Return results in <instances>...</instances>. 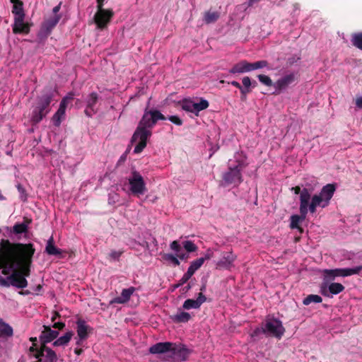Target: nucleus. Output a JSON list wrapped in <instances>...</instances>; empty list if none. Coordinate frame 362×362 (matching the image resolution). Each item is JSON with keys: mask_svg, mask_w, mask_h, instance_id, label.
I'll list each match as a JSON object with an SVG mask.
<instances>
[{"mask_svg": "<svg viewBox=\"0 0 362 362\" xmlns=\"http://www.w3.org/2000/svg\"><path fill=\"white\" fill-rule=\"evenodd\" d=\"M351 43L358 49L362 50V33H355L351 35Z\"/></svg>", "mask_w": 362, "mask_h": 362, "instance_id": "obj_32", "label": "nucleus"}, {"mask_svg": "<svg viewBox=\"0 0 362 362\" xmlns=\"http://www.w3.org/2000/svg\"><path fill=\"white\" fill-rule=\"evenodd\" d=\"M182 108L187 112L194 113V102L190 100H184L182 103Z\"/></svg>", "mask_w": 362, "mask_h": 362, "instance_id": "obj_38", "label": "nucleus"}, {"mask_svg": "<svg viewBox=\"0 0 362 362\" xmlns=\"http://www.w3.org/2000/svg\"><path fill=\"white\" fill-rule=\"evenodd\" d=\"M45 252L49 255H56V256H59L62 253V250L59 248H57L54 245L53 237H50V238L47 240V245L45 247Z\"/></svg>", "mask_w": 362, "mask_h": 362, "instance_id": "obj_23", "label": "nucleus"}, {"mask_svg": "<svg viewBox=\"0 0 362 362\" xmlns=\"http://www.w3.org/2000/svg\"><path fill=\"white\" fill-rule=\"evenodd\" d=\"M171 319L175 323H185L190 320L191 315L187 312L180 311L171 316Z\"/></svg>", "mask_w": 362, "mask_h": 362, "instance_id": "obj_25", "label": "nucleus"}, {"mask_svg": "<svg viewBox=\"0 0 362 362\" xmlns=\"http://www.w3.org/2000/svg\"><path fill=\"white\" fill-rule=\"evenodd\" d=\"M18 294H21V295H23V294H30V292L29 291H25V292L19 291Z\"/></svg>", "mask_w": 362, "mask_h": 362, "instance_id": "obj_64", "label": "nucleus"}, {"mask_svg": "<svg viewBox=\"0 0 362 362\" xmlns=\"http://www.w3.org/2000/svg\"><path fill=\"white\" fill-rule=\"evenodd\" d=\"M232 86L236 87L239 90L243 87L238 81H233L230 83Z\"/></svg>", "mask_w": 362, "mask_h": 362, "instance_id": "obj_58", "label": "nucleus"}, {"mask_svg": "<svg viewBox=\"0 0 362 362\" xmlns=\"http://www.w3.org/2000/svg\"><path fill=\"white\" fill-rule=\"evenodd\" d=\"M291 190L294 192L296 194H298L301 193L302 190L299 186H296L291 188Z\"/></svg>", "mask_w": 362, "mask_h": 362, "instance_id": "obj_55", "label": "nucleus"}, {"mask_svg": "<svg viewBox=\"0 0 362 362\" xmlns=\"http://www.w3.org/2000/svg\"><path fill=\"white\" fill-rule=\"evenodd\" d=\"M320 303L322 302V298L320 296H308L304 300L303 303L305 305H308L309 303Z\"/></svg>", "mask_w": 362, "mask_h": 362, "instance_id": "obj_43", "label": "nucleus"}, {"mask_svg": "<svg viewBox=\"0 0 362 362\" xmlns=\"http://www.w3.org/2000/svg\"><path fill=\"white\" fill-rule=\"evenodd\" d=\"M344 289V286L340 283H332V281H327L323 279V281L320 286V291L322 294H326L327 291H329L330 294H338L342 292Z\"/></svg>", "mask_w": 362, "mask_h": 362, "instance_id": "obj_13", "label": "nucleus"}, {"mask_svg": "<svg viewBox=\"0 0 362 362\" xmlns=\"http://www.w3.org/2000/svg\"><path fill=\"white\" fill-rule=\"evenodd\" d=\"M311 198L310 193L308 189L303 188L300 195V214H302L304 216L305 214H308V204Z\"/></svg>", "mask_w": 362, "mask_h": 362, "instance_id": "obj_16", "label": "nucleus"}, {"mask_svg": "<svg viewBox=\"0 0 362 362\" xmlns=\"http://www.w3.org/2000/svg\"><path fill=\"white\" fill-rule=\"evenodd\" d=\"M170 248L175 252V255L182 251V245L177 240L173 241L170 245Z\"/></svg>", "mask_w": 362, "mask_h": 362, "instance_id": "obj_42", "label": "nucleus"}, {"mask_svg": "<svg viewBox=\"0 0 362 362\" xmlns=\"http://www.w3.org/2000/svg\"><path fill=\"white\" fill-rule=\"evenodd\" d=\"M59 316V313L57 312H55L54 314V316L52 317V321H54L57 318V317Z\"/></svg>", "mask_w": 362, "mask_h": 362, "instance_id": "obj_60", "label": "nucleus"}, {"mask_svg": "<svg viewBox=\"0 0 362 362\" xmlns=\"http://www.w3.org/2000/svg\"><path fill=\"white\" fill-rule=\"evenodd\" d=\"M176 256L177 258L182 260L187 259L189 257V255L187 252H182V251H181L180 253H177Z\"/></svg>", "mask_w": 362, "mask_h": 362, "instance_id": "obj_52", "label": "nucleus"}, {"mask_svg": "<svg viewBox=\"0 0 362 362\" xmlns=\"http://www.w3.org/2000/svg\"><path fill=\"white\" fill-rule=\"evenodd\" d=\"M245 72H249L248 62L246 60L240 61L238 63L233 65L229 70V73L233 74H243Z\"/></svg>", "mask_w": 362, "mask_h": 362, "instance_id": "obj_22", "label": "nucleus"}, {"mask_svg": "<svg viewBox=\"0 0 362 362\" xmlns=\"http://www.w3.org/2000/svg\"><path fill=\"white\" fill-rule=\"evenodd\" d=\"M44 331L40 337L41 346L46 345V343L50 342L57 337L59 333L57 331L52 330L49 326L44 325Z\"/></svg>", "mask_w": 362, "mask_h": 362, "instance_id": "obj_18", "label": "nucleus"}, {"mask_svg": "<svg viewBox=\"0 0 362 362\" xmlns=\"http://www.w3.org/2000/svg\"><path fill=\"white\" fill-rule=\"evenodd\" d=\"M237 165L228 167L222 176L224 185L238 186L243 181L242 170L247 166L244 160L236 159Z\"/></svg>", "mask_w": 362, "mask_h": 362, "instance_id": "obj_4", "label": "nucleus"}, {"mask_svg": "<svg viewBox=\"0 0 362 362\" xmlns=\"http://www.w3.org/2000/svg\"><path fill=\"white\" fill-rule=\"evenodd\" d=\"M129 190L134 196L143 195L146 191V183L141 175L136 170H133L128 178Z\"/></svg>", "mask_w": 362, "mask_h": 362, "instance_id": "obj_5", "label": "nucleus"}, {"mask_svg": "<svg viewBox=\"0 0 362 362\" xmlns=\"http://www.w3.org/2000/svg\"><path fill=\"white\" fill-rule=\"evenodd\" d=\"M114 14L112 8L97 11L93 17L97 28L100 30L106 28L113 18Z\"/></svg>", "mask_w": 362, "mask_h": 362, "instance_id": "obj_8", "label": "nucleus"}, {"mask_svg": "<svg viewBox=\"0 0 362 362\" xmlns=\"http://www.w3.org/2000/svg\"><path fill=\"white\" fill-rule=\"evenodd\" d=\"M98 100V94L95 92H93L90 93L88 98L86 100V106L88 109L91 110L93 112V109H95V106Z\"/></svg>", "mask_w": 362, "mask_h": 362, "instance_id": "obj_28", "label": "nucleus"}, {"mask_svg": "<svg viewBox=\"0 0 362 362\" xmlns=\"http://www.w3.org/2000/svg\"><path fill=\"white\" fill-rule=\"evenodd\" d=\"M356 105L360 108L362 109V97H358L356 100Z\"/></svg>", "mask_w": 362, "mask_h": 362, "instance_id": "obj_54", "label": "nucleus"}, {"mask_svg": "<svg viewBox=\"0 0 362 362\" xmlns=\"http://www.w3.org/2000/svg\"><path fill=\"white\" fill-rule=\"evenodd\" d=\"M296 80V75L293 73H290L278 79L274 84L276 88V93L279 94L283 90L288 88V86L292 84Z\"/></svg>", "mask_w": 362, "mask_h": 362, "instance_id": "obj_12", "label": "nucleus"}, {"mask_svg": "<svg viewBox=\"0 0 362 362\" xmlns=\"http://www.w3.org/2000/svg\"><path fill=\"white\" fill-rule=\"evenodd\" d=\"M220 14L217 11H206L204 14V21L206 24L216 22L219 18Z\"/></svg>", "mask_w": 362, "mask_h": 362, "instance_id": "obj_27", "label": "nucleus"}, {"mask_svg": "<svg viewBox=\"0 0 362 362\" xmlns=\"http://www.w3.org/2000/svg\"><path fill=\"white\" fill-rule=\"evenodd\" d=\"M173 347V343L160 342L152 346L150 348L149 351L151 354H163L169 351H172Z\"/></svg>", "mask_w": 362, "mask_h": 362, "instance_id": "obj_19", "label": "nucleus"}, {"mask_svg": "<svg viewBox=\"0 0 362 362\" xmlns=\"http://www.w3.org/2000/svg\"><path fill=\"white\" fill-rule=\"evenodd\" d=\"M209 103L208 100L200 98L199 103H194V114L196 116L199 115V112L202 110H206L209 107Z\"/></svg>", "mask_w": 362, "mask_h": 362, "instance_id": "obj_29", "label": "nucleus"}, {"mask_svg": "<svg viewBox=\"0 0 362 362\" xmlns=\"http://www.w3.org/2000/svg\"><path fill=\"white\" fill-rule=\"evenodd\" d=\"M317 206L322 207V204L320 203V198H318L317 197L313 196L310 203L308 204V211L311 214H314L316 211V208Z\"/></svg>", "mask_w": 362, "mask_h": 362, "instance_id": "obj_34", "label": "nucleus"}, {"mask_svg": "<svg viewBox=\"0 0 362 362\" xmlns=\"http://www.w3.org/2000/svg\"><path fill=\"white\" fill-rule=\"evenodd\" d=\"M185 250L187 252H192L197 250V246L191 240H186L182 243Z\"/></svg>", "mask_w": 362, "mask_h": 362, "instance_id": "obj_39", "label": "nucleus"}, {"mask_svg": "<svg viewBox=\"0 0 362 362\" xmlns=\"http://www.w3.org/2000/svg\"><path fill=\"white\" fill-rule=\"evenodd\" d=\"M192 275L193 274L191 273L189 274V271L187 270V272L183 275L180 281H182V284H184L187 282Z\"/></svg>", "mask_w": 362, "mask_h": 362, "instance_id": "obj_51", "label": "nucleus"}, {"mask_svg": "<svg viewBox=\"0 0 362 362\" xmlns=\"http://www.w3.org/2000/svg\"><path fill=\"white\" fill-rule=\"evenodd\" d=\"M213 257V252L211 250H208L204 257L198 258L192 261L188 268L189 274H192L199 269L204 264L205 260L210 259Z\"/></svg>", "mask_w": 362, "mask_h": 362, "instance_id": "obj_17", "label": "nucleus"}, {"mask_svg": "<svg viewBox=\"0 0 362 362\" xmlns=\"http://www.w3.org/2000/svg\"><path fill=\"white\" fill-rule=\"evenodd\" d=\"M235 256L231 252H224L222 259L218 262L217 266L219 267L228 268L234 262Z\"/></svg>", "mask_w": 362, "mask_h": 362, "instance_id": "obj_21", "label": "nucleus"}, {"mask_svg": "<svg viewBox=\"0 0 362 362\" xmlns=\"http://www.w3.org/2000/svg\"><path fill=\"white\" fill-rule=\"evenodd\" d=\"M30 221V220L26 218L23 223H16L11 230V232L16 235L26 233L28 231V224Z\"/></svg>", "mask_w": 362, "mask_h": 362, "instance_id": "obj_24", "label": "nucleus"}, {"mask_svg": "<svg viewBox=\"0 0 362 362\" xmlns=\"http://www.w3.org/2000/svg\"><path fill=\"white\" fill-rule=\"evenodd\" d=\"M206 300L205 296H199L196 300L188 299L185 301L182 307L185 310L199 308Z\"/></svg>", "mask_w": 362, "mask_h": 362, "instance_id": "obj_20", "label": "nucleus"}, {"mask_svg": "<svg viewBox=\"0 0 362 362\" xmlns=\"http://www.w3.org/2000/svg\"><path fill=\"white\" fill-rule=\"evenodd\" d=\"M268 66V62L266 60H260L253 63L248 62L249 71L262 69Z\"/></svg>", "mask_w": 362, "mask_h": 362, "instance_id": "obj_33", "label": "nucleus"}, {"mask_svg": "<svg viewBox=\"0 0 362 362\" xmlns=\"http://www.w3.org/2000/svg\"><path fill=\"white\" fill-rule=\"evenodd\" d=\"M52 99L53 93L50 90H44L42 94L37 98L36 102L33 106L30 117L32 125H36L40 123L50 112V103Z\"/></svg>", "mask_w": 362, "mask_h": 362, "instance_id": "obj_3", "label": "nucleus"}, {"mask_svg": "<svg viewBox=\"0 0 362 362\" xmlns=\"http://www.w3.org/2000/svg\"><path fill=\"white\" fill-rule=\"evenodd\" d=\"M35 249L32 243H12L8 240H0V269L3 274H11L6 279L0 277L2 286H13L19 288L27 286L25 277L30 274V267Z\"/></svg>", "mask_w": 362, "mask_h": 362, "instance_id": "obj_1", "label": "nucleus"}, {"mask_svg": "<svg viewBox=\"0 0 362 362\" xmlns=\"http://www.w3.org/2000/svg\"><path fill=\"white\" fill-rule=\"evenodd\" d=\"M242 83L243 85V88H250V86L252 84L250 77L248 76L243 77L242 79Z\"/></svg>", "mask_w": 362, "mask_h": 362, "instance_id": "obj_46", "label": "nucleus"}, {"mask_svg": "<svg viewBox=\"0 0 362 362\" xmlns=\"http://www.w3.org/2000/svg\"><path fill=\"white\" fill-rule=\"evenodd\" d=\"M72 336H73V332H68L64 336H62V337H59L58 339H57L53 343V345L55 346H62V345L66 344L70 341Z\"/></svg>", "mask_w": 362, "mask_h": 362, "instance_id": "obj_31", "label": "nucleus"}, {"mask_svg": "<svg viewBox=\"0 0 362 362\" xmlns=\"http://www.w3.org/2000/svg\"><path fill=\"white\" fill-rule=\"evenodd\" d=\"M263 332H268L276 337H281L284 332V328L281 321L271 319L266 321Z\"/></svg>", "mask_w": 362, "mask_h": 362, "instance_id": "obj_10", "label": "nucleus"}, {"mask_svg": "<svg viewBox=\"0 0 362 362\" xmlns=\"http://www.w3.org/2000/svg\"><path fill=\"white\" fill-rule=\"evenodd\" d=\"M307 214H305L304 216L302 214L300 215H293L291 216V224L290 226L291 228H300L299 223L301 221L305 219Z\"/></svg>", "mask_w": 362, "mask_h": 362, "instance_id": "obj_30", "label": "nucleus"}, {"mask_svg": "<svg viewBox=\"0 0 362 362\" xmlns=\"http://www.w3.org/2000/svg\"><path fill=\"white\" fill-rule=\"evenodd\" d=\"M257 78L262 83L267 86H272L274 84L273 83L272 80L268 76L259 74L257 76Z\"/></svg>", "mask_w": 362, "mask_h": 362, "instance_id": "obj_40", "label": "nucleus"}, {"mask_svg": "<svg viewBox=\"0 0 362 362\" xmlns=\"http://www.w3.org/2000/svg\"><path fill=\"white\" fill-rule=\"evenodd\" d=\"M81 352H82V349H76V350L75 351V353H76L77 355H80V354H81Z\"/></svg>", "mask_w": 362, "mask_h": 362, "instance_id": "obj_63", "label": "nucleus"}, {"mask_svg": "<svg viewBox=\"0 0 362 362\" xmlns=\"http://www.w3.org/2000/svg\"><path fill=\"white\" fill-rule=\"evenodd\" d=\"M11 2L13 4V5L17 4V3L22 2L21 0H11Z\"/></svg>", "mask_w": 362, "mask_h": 362, "instance_id": "obj_61", "label": "nucleus"}, {"mask_svg": "<svg viewBox=\"0 0 362 362\" xmlns=\"http://www.w3.org/2000/svg\"><path fill=\"white\" fill-rule=\"evenodd\" d=\"M18 191L22 193L24 192V191H25L24 189L21 185L18 186Z\"/></svg>", "mask_w": 362, "mask_h": 362, "instance_id": "obj_62", "label": "nucleus"}, {"mask_svg": "<svg viewBox=\"0 0 362 362\" xmlns=\"http://www.w3.org/2000/svg\"><path fill=\"white\" fill-rule=\"evenodd\" d=\"M105 0H96L97 11L106 10L105 8H103L104 4H105Z\"/></svg>", "mask_w": 362, "mask_h": 362, "instance_id": "obj_49", "label": "nucleus"}, {"mask_svg": "<svg viewBox=\"0 0 362 362\" xmlns=\"http://www.w3.org/2000/svg\"><path fill=\"white\" fill-rule=\"evenodd\" d=\"M168 119L176 125L181 126L182 124V119L176 115H172L168 117Z\"/></svg>", "mask_w": 362, "mask_h": 362, "instance_id": "obj_44", "label": "nucleus"}, {"mask_svg": "<svg viewBox=\"0 0 362 362\" xmlns=\"http://www.w3.org/2000/svg\"><path fill=\"white\" fill-rule=\"evenodd\" d=\"M25 16L14 17V23L13 25V32L15 34H28L30 32V25L24 22Z\"/></svg>", "mask_w": 362, "mask_h": 362, "instance_id": "obj_14", "label": "nucleus"}, {"mask_svg": "<svg viewBox=\"0 0 362 362\" xmlns=\"http://www.w3.org/2000/svg\"><path fill=\"white\" fill-rule=\"evenodd\" d=\"M129 300V296H120L110 300V304L124 303Z\"/></svg>", "mask_w": 362, "mask_h": 362, "instance_id": "obj_41", "label": "nucleus"}, {"mask_svg": "<svg viewBox=\"0 0 362 362\" xmlns=\"http://www.w3.org/2000/svg\"><path fill=\"white\" fill-rule=\"evenodd\" d=\"M74 93H69L66 97H64L59 105V107L57 111L52 116V122L56 127H59L62 119L64 118L65 112L68 104L74 100Z\"/></svg>", "mask_w": 362, "mask_h": 362, "instance_id": "obj_9", "label": "nucleus"}, {"mask_svg": "<svg viewBox=\"0 0 362 362\" xmlns=\"http://www.w3.org/2000/svg\"><path fill=\"white\" fill-rule=\"evenodd\" d=\"M12 13L14 14L15 17L25 16L23 2L17 3V4L13 5Z\"/></svg>", "mask_w": 362, "mask_h": 362, "instance_id": "obj_35", "label": "nucleus"}, {"mask_svg": "<svg viewBox=\"0 0 362 362\" xmlns=\"http://www.w3.org/2000/svg\"><path fill=\"white\" fill-rule=\"evenodd\" d=\"M240 93H241V95H240L241 100L245 101L246 98H247V94H248L251 91L250 88H243L242 87L240 89Z\"/></svg>", "mask_w": 362, "mask_h": 362, "instance_id": "obj_45", "label": "nucleus"}, {"mask_svg": "<svg viewBox=\"0 0 362 362\" xmlns=\"http://www.w3.org/2000/svg\"><path fill=\"white\" fill-rule=\"evenodd\" d=\"M260 0H249V2H248V4L249 6H252L253 4H255V3L259 1Z\"/></svg>", "mask_w": 362, "mask_h": 362, "instance_id": "obj_59", "label": "nucleus"}, {"mask_svg": "<svg viewBox=\"0 0 362 362\" xmlns=\"http://www.w3.org/2000/svg\"><path fill=\"white\" fill-rule=\"evenodd\" d=\"M335 191V184H327L322 188L319 194H315L313 196L320 198L322 207L325 208L329 205V201L332 198Z\"/></svg>", "mask_w": 362, "mask_h": 362, "instance_id": "obj_11", "label": "nucleus"}, {"mask_svg": "<svg viewBox=\"0 0 362 362\" xmlns=\"http://www.w3.org/2000/svg\"><path fill=\"white\" fill-rule=\"evenodd\" d=\"M122 253H123V251L112 250V251H111V252L110 253L109 255L111 258H112L114 259H118Z\"/></svg>", "mask_w": 362, "mask_h": 362, "instance_id": "obj_48", "label": "nucleus"}, {"mask_svg": "<svg viewBox=\"0 0 362 362\" xmlns=\"http://www.w3.org/2000/svg\"><path fill=\"white\" fill-rule=\"evenodd\" d=\"M53 327L62 329L64 327V324L63 322H57L54 324Z\"/></svg>", "mask_w": 362, "mask_h": 362, "instance_id": "obj_56", "label": "nucleus"}, {"mask_svg": "<svg viewBox=\"0 0 362 362\" xmlns=\"http://www.w3.org/2000/svg\"><path fill=\"white\" fill-rule=\"evenodd\" d=\"M362 271V266H357L353 268H338L334 269H325L323 271L324 278L327 281H333L337 276H349L358 274Z\"/></svg>", "mask_w": 362, "mask_h": 362, "instance_id": "obj_6", "label": "nucleus"}, {"mask_svg": "<svg viewBox=\"0 0 362 362\" xmlns=\"http://www.w3.org/2000/svg\"><path fill=\"white\" fill-rule=\"evenodd\" d=\"M300 57H296V56H292L291 57H288L287 59V61H286V64L288 66H292L295 63H296L298 60H300Z\"/></svg>", "mask_w": 362, "mask_h": 362, "instance_id": "obj_47", "label": "nucleus"}, {"mask_svg": "<svg viewBox=\"0 0 362 362\" xmlns=\"http://www.w3.org/2000/svg\"><path fill=\"white\" fill-rule=\"evenodd\" d=\"M172 351L173 354L175 355L181 361H186L189 355L191 354V350L185 345L181 344H173Z\"/></svg>", "mask_w": 362, "mask_h": 362, "instance_id": "obj_15", "label": "nucleus"}, {"mask_svg": "<svg viewBox=\"0 0 362 362\" xmlns=\"http://www.w3.org/2000/svg\"><path fill=\"white\" fill-rule=\"evenodd\" d=\"M84 112H85V114H86L88 117H92V116H93V114L96 113V110H95V109H93V111H91V110L88 109V107L86 106V110H84Z\"/></svg>", "mask_w": 362, "mask_h": 362, "instance_id": "obj_53", "label": "nucleus"}, {"mask_svg": "<svg viewBox=\"0 0 362 362\" xmlns=\"http://www.w3.org/2000/svg\"><path fill=\"white\" fill-rule=\"evenodd\" d=\"M60 8H61V5L60 4L56 6H54L53 8V9H52L53 16L59 15L58 12L59 11Z\"/></svg>", "mask_w": 362, "mask_h": 362, "instance_id": "obj_57", "label": "nucleus"}, {"mask_svg": "<svg viewBox=\"0 0 362 362\" xmlns=\"http://www.w3.org/2000/svg\"><path fill=\"white\" fill-rule=\"evenodd\" d=\"M77 334L81 340L86 339L88 335V327L82 320L77 321Z\"/></svg>", "mask_w": 362, "mask_h": 362, "instance_id": "obj_26", "label": "nucleus"}, {"mask_svg": "<svg viewBox=\"0 0 362 362\" xmlns=\"http://www.w3.org/2000/svg\"><path fill=\"white\" fill-rule=\"evenodd\" d=\"M61 18L60 15L52 16L46 19L37 33V39L42 42L45 40L51 34L53 28L57 25Z\"/></svg>", "mask_w": 362, "mask_h": 362, "instance_id": "obj_7", "label": "nucleus"}, {"mask_svg": "<svg viewBox=\"0 0 362 362\" xmlns=\"http://www.w3.org/2000/svg\"><path fill=\"white\" fill-rule=\"evenodd\" d=\"M136 291V288L133 286H131L128 288H124L122 290L121 294H133Z\"/></svg>", "mask_w": 362, "mask_h": 362, "instance_id": "obj_50", "label": "nucleus"}, {"mask_svg": "<svg viewBox=\"0 0 362 362\" xmlns=\"http://www.w3.org/2000/svg\"><path fill=\"white\" fill-rule=\"evenodd\" d=\"M163 258L165 261L171 262L175 266H179L180 262L176 255L169 253H165L163 255Z\"/></svg>", "mask_w": 362, "mask_h": 362, "instance_id": "obj_37", "label": "nucleus"}, {"mask_svg": "<svg viewBox=\"0 0 362 362\" xmlns=\"http://www.w3.org/2000/svg\"><path fill=\"white\" fill-rule=\"evenodd\" d=\"M166 117L158 110H145L134 131L131 143L138 142L134 149L136 154L140 153L146 148L148 139L152 135V129L158 120H165Z\"/></svg>", "mask_w": 362, "mask_h": 362, "instance_id": "obj_2", "label": "nucleus"}, {"mask_svg": "<svg viewBox=\"0 0 362 362\" xmlns=\"http://www.w3.org/2000/svg\"><path fill=\"white\" fill-rule=\"evenodd\" d=\"M13 333L12 328L7 324L0 320V334L5 336H11Z\"/></svg>", "mask_w": 362, "mask_h": 362, "instance_id": "obj_36", "label": "nucleus"}]
</instances>
